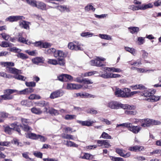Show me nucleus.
Returning a JSON list of instances; mask_svg holds the SVG:
<instances>
[{"label": "nucleus", "instance_id": "6ab92c4d", "mask_svg": "<svg viewBox=\"0 0 161 161\" xmlns=\"http://www.w3.org/2000/svg\"><path fill=\"white\" fill-rule=\"evenodd\" d=\"M36 106L39 107H47L49 106V103L48 102H46L45 101H40V102L35 103Z\"/></svg>", "mask_w": 161, "mask_h": 161}, {"label": "nucleus", "instance_id": "7ed1b4c3", "mask_svg": "<svg viewBox=\"0 0 161 161\" xmlns=\"http://www.w3.org/2000/svg\"><path fill=\"white\" fill-rule=\"evenodd\" d=\"M11 128L9 126H7L4 128V131L8 134H12V132L13 130L17 131L19 135H21L20 130L19 128V126L17 124L16 122H14L10 125Z\"/></svg>", "mask_w": 161, "mask_h": 161}, {"label": "nucleus", "instance_id": "58836bf2", "mask_svg": "<svg viewBox=\"0 0 161 161\" xmlns=\"http://www.w3.org/2000/svg\"><path fill=\"white\" fill-rule=\"evenodd\" d=\"M41 98V97L39 95L34 94H31L28 97V98L31 100L39 99Z\"/></svg>", "mask_w": 161, "mask_h": 161}, {"label": "nucleus", "instance_id": "f03ea898", "mask_svg": "<svg viewBox=\"0 0 161 161\" xmlns=\"http://www.w3.org/2000/svg\"><path fill=\"white\" fill-rule=\"evenodd\" d=\"M107 107L111 109H116L120 108L124 109H134V106H130L128 104H124L116 101H112L109 102L107 105Z\"/></svg>", "mask_w": 161, "mask_h": 161}, {"label": "nucleus", "instance_id": "473e14b6", "mask_svg": "<svg viewBox=\"0 0 161 161\" xmlns=\"http://www.w3.org/2000/svg\"><path fill=\"white\" fill-rule=\"evenodd\" d=\"M105 69H106V70L108 69L109 71H113V72H119L121 71V70L120 69L115 68L114 67H105Z\"/></svg>", "mask_w": 161, "mask_h": 161}, {"label": "nucleus", "instance_id": "c03bdc74", "mask_svg": "<svg viewBox=\"0 0 161 161\" xmlns=\"http://www.w3.org/2000/svg\"><path fill=\"white\" fill-rule=\"evenodd\" d=\"M76 116L75 115L67 114L65 116L64 118L65 119L71 120L75 119Z\"/></svg>", "mask_w": 161, "mask_h": 161}, {"label": "nucleus", "instance_id": "1a4fd4ad", "mask_svg": "<svg viewBox=\"0 0 161 161\" xmlns=\"http://www.w3.org/2000/svg\"><path fill=\"white\" fill-rule=\"evenodd\" d=\"M141 128L138 126H135L132 125L130 123L129 127L128 130L132 132L135 134H136L138 133L140 130H141Z\"/></svg>", "mask_w": 161, "mask_h": 161}, {"label": "nucleus", "instance_id": "393cba45", "mask_svg": "<svg viewBox=\"0 0 161 161\" xmlns=\"http://www.w3.org/2000/svg\"><path fill=\"white\" fill-rule=\"evenodd\" d=\"M31 112L33 114H40L42 113V111L39 108L33 107L31 109Z\"/></svg>", "mask_w": 161, "mask_h": 161}, {"label": "nucleus", "instance_id": "680f3d73", "mask_svg": "<svg viewBox=\"0 0 161 161\" xmlns=\"http://www.w3.org/2000/svg\"><path fill=\"white\" fill-rule=\"evenodd\" d=\"M10 51L14 52L19 53L21 51V50L16 47H13L10 49Z\"/></svg>", "mask_w": 161, "mask_h": 161}, {"label": "nucleus", "instance_id": "aec40b11", "mask_svg": "<svg viewBox=\"0 0 161 161\" xmlns=\"http://www.w3.org/2000/svg\"><path fill=\"white\" fill-rule=\"evenodd\" d=\"M160 97L159 96H156L152 95V96H151L149 98H147L146 99L147 101L148 102H154L158 101L159 100Z\"/></svg>", "mask_w": 161, "mask_h": 161}, {"label": "nucleus", "instance_id": "8fccbe9b", "mask_svg": "<svg viewBox=\"0 0 161 161\" xmlns=\"http://www.w3.org/2000/svg\"><path fill=\"white\" fill-rule=\"evenodd\" d=\"M17 56L22 59H26L28 58L26 55L22 53H19L17 54Z\"/></svg>", "mask_w": 161, "mask_h": 161}, {"label": "nucleus", "instance_id": "a211bd4d", "mask_svg": "<svg viewBox=\"0 0 161 161\" xmlns=\"http://www.w3.org/2000/svg\"><path fill=\"white\" fill-rule=\"evenodd\" d=\"M58 9L61 12H64L65 11L69 12H70L69 8L67 7L66 5H59L57 7Z\"/></svg>", "mask_w": 161, "mask_h": 161}, {"label": "nucleus", "instance_id": "39448f33", "mask_svg": "<svg viewBox=\"0 0 161 161\" xmlns=\"http://www.w3.org/2000/svg\"><path fill=\"white\" fill-rule=\"evenodd\" d=\"M25 17L23 16H11L6 18V21H9L10 22L17 21L19 20H22L25 19Z\"/></svg>", "mask_w": 161, "mask_h": 161}, {"label": "nucleus", "instance_id": "774afa93", "mask_svg": "<svg viewBox=\"0 0 161 161\" xmlns=\"http://www.w3.org/2000/svg\"><path fill=\"white\" fill-rule=\"evenodd\" d=\"M48 63L49 64L55 65L57 64V61L55 59H49L48 61Z\"/></svg>", "mask_w": 161, "mask_h": 161}, {"label": "nucleus", "instance_id": "cd10ccee", "mask_svg": "<svg viewBox=\"0 0 161 161\" xmlns=\"http://www.w3.org/2000/svg\"><path fill=\"white\" fill-rule=\"evenodd\" d=\"M2 98L0 100H9L13 98L14 97L12 95H8L5 94L4 95L1 96Z\"/></svg>", "mask_w": 161, "mask_h": 161}, {"label": "nucleus", "instance_id": "f704fd0d", "mask_svg": "<svg viewBox=\"0 0 161 161\" xmlns=\"http://www.w3.org/2000/svg\"><path fill=\"white\" fill-rule=\"evenodd\" d=\"M66 142L65 145L68 147H78V145L75 143L74 142L71 141H66Z\"/></svg>", "mask_w": 161, "mask_h": 161}, {"label": "nucleus", "instance_id": "9b49d317", "mask_svg": "<svg viewBox=\"0 0 161 161\" xmlns=\"http://www.w3.org/2000/svg\"><path fill=\"white\" fill-rule=\"evenodd\" d=\"M82 86L78 84H69L67 86V88L68 89H79L82 87Z\"/></svg>", "mask_w": 161, "mask_h": 161}, {"label": "nucleus", "instance_id": "c9c22d12", "mask_svg": "<svg viewBox=\"0 0 161 161\" xmlns=\"http://www.w3.org/2000/svg\"><path fill=\"white\" fill-rule=\"evenodd\" d=\"M62 137L64 139L69 140H74L73 136L70 134H63L62 135Z\"/></svg>", "mask_w": 161, "mask_h": 161}, {"label": "nucleus", "instance_id": "e433bc0d", "mask_svg": "<svg viewBox=\"0 0 161 161\" xmlns=\"http://www.w3.org/2000/svg\"><path fill=\"white\" fill-rule=\"evenodd\" d=\"M85 10L86 11H89L90 10H92L94 11L95 10V8L93 6L90 4H88L84 8Z\"/></svg>", "mask_w": 161, "mask_h": 161}, {"label": "nucleus", "instance_id": "a878e982", "mask_svg": "<svg viewBox=\"0 0 161 161\" xmlns=\"http://www.w3.org/2000/svg\"><path fill=\"white\" fill-rule=\"evenodd\" d=\"M26 137L31 139L36 140L38 138V135L35 133H28L26 135Z\"/></svg>", "mask_w": 161, "mask_h": 161}, {"label": "nucleus", "instance_id": "69168bd1", "mask_svg": "<svg viewBox=\"0 0 161 161\" xmlns=\"http://www.w3.org/2000/svg\"><path fill=\"white\" fill-rule=\"evenodd\" d=\"M141 53L142 54V57L143 58H146L147 57L148 53L145 50H141Z\"/></svg>", "mask_w": 161, "mask_h": 161}, {"label": "nucleus", "instance_id": "5fc2aeb1", "mask_svg": "<svg viewBox=\"0 0 161 161\" xmlns=\"http://www.w3.org/2000/svg\"><path fill=\"white\" fill-rule=\"evenodd\" d=\"M144 37H138L137 40L139 44L140 45L143 44L144 42Z\"/></svg>", "mask_w": 161, "mask_h": 161}, {"label": "nucleus", "instance_id": "4468645a", "mask_svg": "<svg viewBox=\"0 0 161 161\" xmlns=\"http://www.w3.org/2000/svg\"><path fill=\"white\" fill-rule=\"evenodd\" d=\"M18 41L19 42L28 45H30L31 43L30 41H28L27 40H26V39L22 36L21 33H19V34Z\"/></svg>", "mask_w": 161, "mask_h": 161}, {"label": "nucleus", "instance_id": "c85d7f7f", "mask_svg": "<svg viewBox=\"0 0 161 161\" xmlns=\"http://www.w3.org/2000/svg\"><path fill=\"white\" fill-rule=\"evenodd\" d=\"M132 88L133 89H140V90H145L146 89V87L142 85V84L136 85H135L132 86Z\"/></svg>", "mask_w": 161, "mask_h": 161}, {"label": "nucleus", "instance_id": "2f4dec72", "mask_svg": "<svg viewBox=\"0 0 161 161\" xmlns=\"http://www.w3.org/2000/svg\"><path fill=\"white\" fill-rule=\"evenodd\" d=\"M47 1L53 4H62L64 2V0H47Z\"/></svg>", "mask_w": 161, "mask_h": 161}, {"label": "nucleus", "instance_id": "ddd939ff", "mask_svg": "<svg viewBox=\"0 0 161 161\" xmlns=\"http://www.w3.org/2000/svg\"><path fill=\"white\" fill-rule=\"evenodd\" d=\"M34 7H36L38 9L42 10H46V5L44 3L41 2L36 1L35 5Z\"/></svg>", "mask_w": 161, "mask_h": 161}, {"label": "nucleus", "instance_id": "13d9d810", "mask_svg": "<svg viewBox=\"0 0 161 161\" xmlns=\"http://www.w3.org/2000/svg\"><path fill=\"white\" fill-rule=\"evenodd\" d=\"M42 48H47L51 46V44L50 43L45 42L42 43Z\"/></svg>", "mask_w": 161, "mask_h": 161}, {"label": "nucleus", "instance_id": "0e129e2a", "mask_svg": "<svg viewBox=\"0 0 161 161\" xmlns=\"http://www.w3.org/2000/svg\"><path fill=\"white\" fill-rule=\"evenodd\" d=\"M150 122H151V125H159L161 124L160 122L153 119H151V120H150Z\"/></svg>", "mask_w": 161, "mask_h": 161}, {"label": "nucleus", "instance_id": "864d4df0", "mask_svg": "<svg viewBox=\"0 0 161 161\" xmlns=\"http://www.w3.org/2000/svg\"><path fill=\"white\" fill-rule=\"evenodd\" d=\"M153 7V5L151 3H149L147 4L142 5V10H145L148 8H152Z\"/></svg>", "mask_w": 161, "mask_h": 161}, {"label": "nucleus", "instance_id": "79ce46f5", "mask_svg": "<svg viewBox=\"0 0 161 161\" xmlns=\"http://www.w3.org/2000/svg\"><path fill=\"white\" fill-rule=\"evenodd\" d=\"M102 138L104 139H111L112 138L111 136L109 135L108 133L103 132L100 138Z\"/></svg>", "mask_w": 161, "mask_h": 161}, {"label": "nucleus", "instance_id": "f8f14e48", "mask_svg": "<svg viewBox=\"0 0 161 161\" xmlns=\"http://www.w3.org/2000/svg\"><path fill=\"white\" fill-rule=\"evenodd\" d=\"M97 142L98 144H100V146H102L104 145V147L103 148H108L111 146L109 144L108 140H97Z\"/></svg>", "mask_w": 161, "mask_h": 161}, {"label": "nucleus", "instance_id": "412c9836", "mask_svg": "<svg viewBox=\"0 0 161 161\" xmlns=\"http://www.w3.org/2000/svg\"><path fill=\"white\" fill-rule=\"evenodd\" d=\"M150 120H151V119H142V122H143V123L141 125V126L143 127H147L151 125V122L149 121Z\"/></svg>", "mask_w": 161, "mask_h": 161}, {"label": "nucleus", "instance_id": "423d86ee", "mask_svg": "<svg viewBox=\"0 0 161 161\" xmlns=\"http://www.w3.org/2000/svg\"><path fill=\"white\" fill-rule=\"evenodd\" d=\"M64 92L62 90H58L52 92L50 94V98L53 99L62 96Z\"/></svg>", "mask_w": 161, "mask_h": 161}, {"label": "nucleus", "instance_id": "4be33fe9", "mask_svg": "<svg viewBox=\"0 0 161 161\" xmlns=\"http://www.w3.org/2000/svg\"><path fill=\"white\" fill-rule=\"evenodd\" d=\"M65 56L64 53L62 51L56 50V52L54 54V56L55 57H59L61 58L64 57Z\"/></svg>", "mask_w": 161, "mask_h": 161}, {"label": "nucleus", "instance_id": "052dcab7", "mask_svg": "<svg viewBox=\"0 0 161 161\" xmlns=\"http://www.w3.org/2000/svg\"><path fill=\"white\" fill-rule=\"evenodd\" d=\"M137 70L138 71H139L140 72H150L151 71L153 72V70H147L145 69H143L141 68H137Z\"/></svg>", "mask_w": 161, "mask_h": 161}, {"label": "nucleus", "instance_id": "f257e3e1", "mask_svg": "<svg viewBox=\"0 0 161 161\" xmlns=\"http://www.w3.org/2000/svg\"><path fill=\"white\" fill-rule=\"evenodd\" d=\"M0 64L1 65L6 67V69L7 72L9 73L14 74L15 75L22 73L21 70H19L15 67H13L14 66L15 64L13 62H1L0 63Z\"/></svg>", "mask_w": 161, "mask_h": 161}, {"label": "nucleus", "instance_id": "72a5a7b5", "mask_svg": "<svg viewBox=\"0 0 161 161\" xmlns=\"http://www.w3.org/2000/svg\"><path fill=\"white\" fill-rule=\"evenodd\" d=\"M93 158V156L92 155L86 153H85L84 156L81 157L82 158L86 159H92Z\"/></svg>", "mask_w": 161, "mask_h": 161}, {"label": "nucleus", "instance_id": "a19ab883", "mask_svg": "<svg viewBox=\"0 0 161 161\" xmlns=\"http://www.w3.org/2000/svg\"><path fill=\"white\" fill-rule=\"evenodd\" d=\"M17 92L18 91L16 90L8 89L4 90V93L8 95H11V94L14 92Z\"/></svg>", "mask_w": 161, "mask_h": 161}, {"label": "nucleus", "instance_id": "bf43d9fd", "mask_svg": "<svg viewBox=\"0 0 161 161\" xmlns=\"http://www.w3.org/2000/svg\"><path fill=\"white\" fill-rule=\"evenodd\" d=\"M125 113L128 115H135L136 114V112L134 110H128L126 111Z\"/></svg>", "mask_w": 161, "mask_h": 161}, {"label": "nucleus", "instance_id": "4d7b16f0", "mask_svg": "<svg viewBox=\"0 0 161 161\" xmlns=\"http://www.w3.org/2000/svg\"><path fill=\"white\" fill-rule=\"evenodd\" d=\"M65 79L66 82L68 80H73V77L70 75L64 74Z\"/></svg>", "mask_w": 161, "mask_h": 161}, {"label": "nucleus", "instance_id": "bb28decb", "mask_svg": "<svg viewBox=\"0 0 161 161\" xmlns=\"http://www.w3.org/2000/svg\"><path fill=\"white\" fill-rule=\"evenodd\" d=\"M19 126V128L21 127L23 130L25 131H30L32 130L31 128L27 124H24V125H18Z\"/></svg>", "mask_w": 161, "mask_h": 161}, {"label": "nucleus", "instance_id": "7c9ffc66", "mask_svg": "<svg viewBox=\"0 0 161 161\" xmlns=\"http://www.w3.org/2000/svg\"><path fill=\"white\" fill-rule=\"evenodd\" d=\"M13 78L17 80L22 81H25L26 79V77L19 74L14 75Z\"/></svg>", "mask_w": 161, "mask_h": 161}, {"label": "nucleus", "instance_id": "dca6fc26", "mask_svg": "<svg viewBox=\"0 0 161 161\" xmlns=\"http://www.w3.org/2000/svg\"><path fill=\"white\" fill-rule=\"evenodd\" d=\"M124 92L119 88H116L115 92V95L117 97H125L124 95Z\"/></svg>", "mask_w": 161, "mask_h": 161}, {"label": "nucleus", "instance_id": "0eeeda50", "mask_svg": "<svg viewBox=\"0 0 161 161\" xmlns=\"http://www.w3.org/2000/svg\"><path fill=\"white\" fill-rule=\"evenodd\" d=\"M155 92L156 91L154 90H153V91L151 90H145L144 91L141 92V94L142 96L149 98L151 96L154 94Z\"/></svg>", "mask_w": 161, "mask_h": 161}, {"label": "nucleus", "instance_id": "6e6552de", "mask_svg": "<svg viewBox=\"0 0 161 161\" xmlns=\"http://www.w3.org/2000/svg\"><path fill=\"white\" fill-rule=\"evenodd\" d=\"M44 112L54 115H57L58 114V112L57 110L52 108H50L49 106L47 107H45L44 108Z\"/></svg>", "mask_w": 161, "mask_h": 161}, {"label": "nucleus", "instance_id": "e2e57ef3", "mask_svg": "<svg viewBox=\"0 0 161 161\" xmlns=\"http://www.w3.org/2000/svg\"><path fill=\"white\" fill-rule=\"evenodd\" d=\"M130 123H124L120 124H117L116 127H118L119 126H124L128 128Z\"/></svg>", "mask_w": 161, "mask_h": 161}, {"label": "nucleus", "instance_id": "c756f323", "mask_svg": "<svg viewBox=\"0 0 161 161\" xmlns=\"http://www.w3.org/2000/svg\"><path fill=\"white\" fill-rule=\"evenodd\" d=\"M130 32L132 34L137 33L139 31V28L137 27H131L128 28Z\"/></svg>", "mask_w": 161, "mask_h": 161}, {"label": "nucleus", "instance_id": "5701e85b", "mask_svg": "<svg viewBox=\"0 0 161 161\" xmlns=\"http://www.w3.org/2000/svg\"><path fill=\"white\" fill-rule=\"evenodd\" d=\"M29 23L28 22L23 20L19 22V25L21 27L27 29L29 28Z\"/></svg>", "mask_w": 161, "mask_h": 161}, {"label": "nucleus", "instance_id": "de8ad7c7", "mask_svg": "<svg viewBox=\"0 0 161 161\" xmlns=\"http://www.w3.org/2000/svg\"><path fill=\"white\" fill-rule=\"evenodd\" d=\"M65 64V61L63 58H58V59L57 64H59L60 66H64Z\"/></svg>", "mask_w": 161, "mask_h": 161}, {"label": "nucleus", "instance_id": "3c124183", "mask_svg": "<svg viewBox=\"0 0 161 161\" xmlns=\"http://www.w3.org/2000/svg\"><path fill=\"white\" fill-rule=\"evenodd\" d=\"M42 42L41 41H38L34 43H33L32 44H33L35 47L42 48Z\"/></svg>", "mask_w": 161, "mask_h": 161}, {"label": "nucleus", "instance_id": "9d476101", "mask_svg": "<svg viewBox=\"0 0 161 161\" xmlns=\"http://www.w3.org/2000/svg\"><path fill=\"white\" fill-rule=\"evenodd\" d=\"M128 150L133 152L141 151L144 150L143 147L140 146L135 145L132 147H130Z\"/></svg>", "mask_w": 161, "mask_h": 161}, {"label": "nucleus", "instance_id": "37998d69", "mask_svg": "<svg viewBox=\"0 0 161 161\" xmlns=\"http://www.w3.org/2000/svg\"><path fill=\"white\" fill-rule=\"evenodd\" d=\"M125 50L131 53L133 55L136 54V51L133 48H130L128 47H125Z\"/></svg>", "mask_w": 161, "mask_h": 161}, {"label": "nucleus", "instance_id": "ea45409f", "mask_svg": "<svg viewBox=\"0 0 161 161\" xmlns=\"http://www.w3.org/2000/svg\"><path fill=\"white\" fill-rule=\"evenodd\" d=\"M110 73H107L106 72V73L105 74L102 75L98 74L96 75V76L101 77L104 79H109L110 78Z\"/></svg>", "mask_w": 161, "mask_h": 161}, {"label": "nucleus", "instance_id": "49530a36", "mask_svg": "<svg viewBox=\"0 0 161 161\" xmlns=\"http://www.w3.org/2000/svg\"><path fill=\"white\" fill-rule=\"evenodd\" d=\"M55 52H56V49L54 48H51L47 49L45 51V53L47 54H53L54 55Z\"/></svg>", "mask_w": 161, "mask_h": 161}, {"label": "nucleus", "instance_id": "f3484780", "mask_svg": "<svg viewBox=\"0 0 161 161\" xmlns=\"http://www.w3.org/2000/svg\"><path fill=\"white\" fill-rule=\"evenodd\" d=\"M44 61V58L42 57H37L32 59V62L36 64L40 63H43Z\"/></svg>", "mask_w": 161, "mask_h": 161}, {"label": "nucleus", "instance_id": "2eb2a0df", "mask_svg": "<svg viewBox=\"0 0 161 161\" xmlns=\"http://www.w3.org/2000/svg\"><path fill=\"white\" fill-rule=\"evenodd\" d=\"M77 122L81 124L82 126H91L92 124L95 122L93 121H82L80 120H78Z\"/></svg>", "mask_w": 161, "mask_h": 161}, {"label": "nucleus", "instance_id": "4c0bfd02", "mask_svg": "<svg viewBox=\"0 0 161 161\" xmlns=\"http://www.w3.org/2000/svg\"><path fill=\"white\" fill-rule=\"evenodd\" d=\"M123 92H124V95L125 97H130V90L129 88H125L123 90Z\"/></svg>", "mask_w": 161, "mask_h": 161}, {"label": "nucleus", "instance_id": "a18cd8bd", "mask_svg": "<svg viewBox=\"0 0 161 161\" xmlns=\"http://www.w3.org/2000/svg\"><path fill=\"white\" fill-rule=\"evenodd\" d=\"M99 36L100 38L103 39L107 40H110L111 39V37L107 35L100 34Z\"/></svg>", "mask_w": 161, "mask_h": 161}, {"label": "nucleus", "instance_id": "b1692460", "mask_svg": "<svg viewBox=\"0 0 161 161\" xmlns=\"http://www.w3.org/2000/svg\"><path fill=\"white\" fill-rule=\"evenodd\" d=\"M105 60V59L104 58H100L99 57H97L96 59V66L97 67L104 66V64H102L101 61H103Z\"/></svg>", "mask_w": 161, "mask_h": 161}, {"label": "nucleus", "instance_id": "09e8293b", "mask_svg": "<svg viewBox=\"0 0 161 161\" xmlns=\"http://www.w3.org/2000/svg\"><path fill=\"white\" fill-rule=\"evenodd\" d=\"M25 84L28 87H35L36 85V83L34 81L26 82Z\"/></svg>", "mask_w": 161, "mask_h": 161}, {"label": "nucleus", "instance_id": "20e7f679", "mask_svg": "<svg viewBox=\"0 0 161 161\" xmlns=\"http://www.w3.org/2000/svg\"><path fill=\"white\" fill-rule=\"evenodd\" d=\"M83 45L81 44H79L78 43L77 44V45L75 44L73 42H70L68 45V47L69 49L72 50H74L75 51H82L83 48L81 47L83 46Z\"/></svg>", "mask_w": 161, "mask_h": 161}, {"label": "nucleus", "instance_id": "6e6d98bb", "mask_svg": "<svg viewBox=\"0 0 161 161\" xmlns=\"http://www.w3.org/2000/svg\"><path fill=\"white\" fill-rule=\"evenodd\" d=\"M58 80L61 81L66 82V80L65 79L64 74L58 77Z\"/></svg>", "mask_w": 161, "mask_h": 161}, {"label": "nucleus", "instance_id": "338daca9", "mask_svg": "<svg viewBox=\"0 0 161 161\" xmlns=\"http://www.w3.org/2000/svg\"><path fill=\"white\" fill-rule=\"evenodd\" d=\"M8 114L4 112H0V117L1 118H7L8 117Z\"/></svg>", "mask_w": 161, "mask_h": 161}, {"label": "nucleus", "instance_id": "603ef678", "mask_svg": "<svg viewBox=\"0 0 161 161\" xmlns=\"http://www.w3.org/2000/svg\"><path fill=\"white\" fill-rule=\"evenodd\" d=\"M111 159L112 161H124L122 158L112 156Z\"/></svg>", "mask_w": 161, "mask_h": 161}]
</instances>
